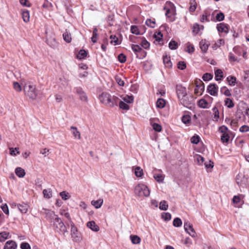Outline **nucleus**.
I'll use <instances>...</instances> for the list:
<instances>
[{
  "mask_svg": "<svg viewBox=\"0 0 249 249\" xmlns=\"http://www.w3.org/2000/svg\"><path fill=\"white\" fill-rule=\"evenodd\" d=\"M63 37L64 40L67 43H70L71 41V35L67 31H66V32L63 33Z\"/></svg>",
  "mask_w": 249,
  "mask_h": 249,
  "instance_id": "obj_29",
  "label": "nucleus"
},
{
  "mask_svg": "<svg viewBox=\"0 0 249 249\" xmlns=\"http://www.w3.org/2000/svg\"><path fill=\"white\" fill-rule=\"evenodd\" d=\"M154 178L157 181L162 182L164 180V176L161 174H155L154 175Z\"/></svg>",
  "mask_w": 249,
  "mask_h": 249,
  "instance_id": "obj_32",
  "label": "nucleus"
},
{
  "mask_svg": "<svg viewBox=\"0 0 249 249\" xmlns=\"http://www.w3.org/2000/svg\"><path fill=\"white\" fill-rule=\"evenodd\" d=\"M230 136L228 133H223L221 136V141L223 143H227L229 142Z\"/></svg>",
  "mask_w": 249,
  "mask_h": 249,
  "instance_id": "obj_36",
  "label": "nucleus"
},
{
  "mask_svg": "<svg viewBox=\"0 0 249 249\" xmlns=\"http://www.w3.org/2000/svg\"><path fill=\"white\" fill-rule=\"evenodd\" d=\"M145 24L151 28H154L155 26V21L152 20L151 19H147L145 21Z\"/></svg>",
  "mask_w": 249,
  "mask_h": 249,
  "instance_id": "obj_54",
  "label": "nucleus"
},
{
  "mask_svg": "<svg viewBox=\"0 0 249 249\" xmlns=\"http://www.w3.org/2000/svg\"><path fill=\"white\" fill-rule=\"evenodd\" d=\"M200 48L203 53H206L208 48V45L206 43L205 40H201L199 43Z\"/></svg>",
  "mask_w": 249,
  "mask_h": 249,
  "instance_id": "obj_27",
  "label": "nucleus"
},
{
  "mask_svg": "<svg viewBox=\"0 0 249 249\" xmlns=\"http://www.w3.org/2000/svg\"><path fill=\"white\" fill-rule=\"evenodd\" d=\"M217 29L219 32L228 33L229 29L227 26L223 23H221L217 25Z\"/></svg>",
  "mask_w": 249,
  "mask_h": 249,
  "instance_id": "obj_15",
  "label": "nucleus"
},
{
  "mask_svg": "<svg viewBox=\"0 0 249 249\" xmlns=\"http://www.w3.org/2000/svg\"><path fill=\"white\" fill-rule=\"evenodd\" d=\"M215 79L216 81L221 80L223 77L222 71L220 69H217L215 71Z\"/></svg>",
  "mask_w": 249,
  "mask_h": 249,
  "instance_id": "obj_21",
  "label": "nucleus"
},
{
  "mask_svg": "<svg viewBox=\"0 0 249 249\" xmlns=\"http://www.w3.org/2000/svg\"><path fill=\"white\" fill-rule=\"evenodd\" d=\"M213 75L211 73H206L202 76V79L205 81H208L213 78Z\"/></svg>",
  "mask_w": 249,
  "mask_h": 249,
  "instance_id": "obj_48",
  "label": "nucleus"
},
{
  "mask_svg": "<svg viewBox=\"0 0 249 249\" xmlns=\"http://www.w3.org/2000/svg\"><path fill=\"white\" fill-rule=\"evenodd\" d=\"M224 18V14L222 12L218 13L215 17L216 19L218 21H221L223 20Z\"/></svg>",
  "mask_w": 249,
  "mask_h": 249,
  "instance_id": "obj_56",
  "label": "nucleus"
},
{
  "mask_svg": "<svg viewBox=\"0 0 249 249\" xmlns=\"http://www.w3.org/2000/svg\"><path fill=\"white\" fill-rule=\"evenodd\" d=\"M21 249H31L30 245L26 242H23L20 244Z\"/></svg>",
  "mask_w": 249,
  "mask_h": 249,
  "instance_id": "obj_63",
  "label": "nucleus"
},
{
  "mask_svg": "<svg viewBox=\"0 0 249 249\" xmlns=\"http://www.w3.org/2000/svg\"><path fill=\"white\" fill-rule=\"evenodd\" d=\"M22 17L23 20L25 22H28L30 20V14L28 10H24L22 11Z\"/></svg>",
  "mask_w": 249,
  "mask_h": 249,
  "instance_id": "obj_26",
  "label": "nucleus"
},
{
  "mask_svg": "<svg viewBox=\"0 0 249 249\" xmlns=\"http://www.w3.org/2000/svg\"><path fill=\"white\" fill-rule=\"evenodd\" d=\"M99 99L102 103L110 107L117 106L118 101L119 100L118 97L115 96H112L109 93L107 92H103L99 95Z\"/></svg>",
  "mask_w": 249,
  "mask_h": 249,
  "instance_id": "obj_1",
  "label": "nucleus"
},
{
  "mask_svg": "<svg viewBox=\"0 0 249 249\" xmlns=\"http://www.w3.org/2000/svg\"><path fill=\"white\" fill-rule=\"evenodd\" d=\"M163 62L165 65V67L167 68H170L172 66V63L170 60V57L168 56L167 55H165L163 56Z\"/></svg>",
  "mask_w": 249,
  "mask_h": 249,
  "instance_id": "obj_17",
  "label": "nucleus"
},
{
  "mask_svg": "<svg viewBox=\"0 0 249 249\" xmlns=\"http://www.w3.org/2000/svg\"><path fill=\"white\" fill-rule=\"evenodd\" d=\"M131 32L132 34L135 35H139L140 32L137 26L133 25L131 27Z\"/></svg>",
  "mask_w": 249,
  "mask_h": 249,
  "instance_id": "obj_55",
  "label": "nucleus"
},
{
  "mask_svg": "<svg viewBox=\"0 0 249 249\" xmlns=\"http://www.w3.org/2000/svg\"><path fill=\"white\" fill-rule=\"evenodd\" d=\"M198 105L201 108H206L208 107V103L205 99H201L198 102Z\"/></svg>",
  "mask_w": 249,
  "mask_h": 249,
  "instance_id": "obj_28",
  "label": "nucleus"
},
{
  "mask_svg": "<svg viewBox=\"0 0 249 249\" xmlns=\"http://www.w3.org/2000/svg\"><path fill=\"white\" fill-rule=\"evenodd\" d=\"M87 55V52L84 50H81L77 55V58L79 59L85 58Z\"/></svg>",
  "mask_w": 249,
  "mask_h": 249,
  "instance_id": "obj_39",
  "label": "nucleus"
},
{
  "mask_svg": "<svg viewBox=\"0 0 249 249\" xmlns=\"http://www.w3.org/2000/svg\"><path fill=\"white\" fill-rule=\"evenodd\" d=\"M163 9L166 11L165 15L168 18H170V20L173 21L172 16L176 14V7L174 4L170 1L165 2Z\"/></svg>",
  "mask_w": 249,
  "mask_h": 249,
  "instance_id": "obj_5",
  "label": "nucleus"
},
{
  "mask_svg": "<svg viewBox=\"0 0 249 249\" xmlns=\"http://www.w3.org/2000/svg\"><path fill=\"white\" fill-rule=\"evenodd\" d=\"M56 216H58L55 214L54 212L48 210L46 211V217L48 219H54Z\"/></svg>",
  "mask_w": 249,
  "mask_h": 249,
  "instance_id": "obj_22",
  "label": "nucleus"
},
{
  "mask_svg": "<svg viewBox=\"0 0 249 249\" xmlns=\"http://www.w3.org/2000/svg\"><path fill=\"white\" fill-rule=\"evenodd\" d=\"M141 46L144 49H147L149 47V43L145 39H143L141 42Z\"/></svg>",
  "mask_w": 249,
  "mask_h": 249,
  "instance_id": "obj_57",
  "label": "nucleus"
},
{
  "mask_svg": "<svg viewBox=\"0 0 249 249\" xmlns=\"http://www.w3.org/2000/svg\"><path fill=\"white\" fill-rule=\"evenodd\" d=\"M87 227L94 231H99V226L96 224L94 221H90L87 223Z\"/></svg>",
  "mask_w": 249,
  "mask_h": 249,
  "instance_id": "obj_14",
  "label": "nucleus"
},
{
  "mask_svg": "<svg viewBox=\"0 0 249 249\" xmlns=\"http://www.w3.org/2000/svg\"><path fill=\"white\" fill-rule=\"evenodd\" d=\"M53 225L55 231L59 234L65 235V233L68 232L67 228L62 220L58 216L55 217L53 221Z\"/></svg>",
  "mask_w": 249,
  "mask_h": 249,
  "instance_id": "obj_3",
  "label": "nucleus"
},
{
  "mask_svg": "<svg viewBox=\"0 0 249 249\" xmlns=\"http://www.w3.org/2000/svg\"><path fill=\"white\" fill-rule=\"evenodd\" d=\"M246 179L244 176L242 174H238L236 178V181L239 185H241L245 183Z\"/></svg>",
  "mask_w": 249,
  "mask_h": 249,
  "instance_id": "obj_19",
  "label": "nucleus"
},
{
  "mask_svg": "<svg viewBox=\"0 0 249 249\" xmlns=\"http://www.w3.org/2000/svg\"><path fill=\"white\" fill-rule=\"evenodd\" d=\"M135 194L140 197H147L150 195V190L144 184H139L135 188Z\"/></svg>",
  "mask_w": 249,
  "mask_h": 249,
  "instance_id": "obj_4",
  "label": "nucleus"
},
{
  "mask_svg": "<svg viewBox=\"0 0 249 249\" xmlns=\"http://www.w3.org/2000/svg\"><path fill=\"white\" fill-rule=\"evenodd\" d=\"M15 173L19 178H23L25 175V170L21 167H17L15 169Z\"/></svg>",
  "mask_w": 249,
  "mask_h": 249,
  "instance_id": "obj_20",
  "label": "nucleus"
},
{
  "mask_svg": "<svg viewBox=\"0 0 249 249\" xmlns=\"http://www.w3.org/2000/svg\"><path fill=\"white\" fill-rule=\"evenodd\" d=\"M103 203V200L102 199H99L97 200H92L91 201V204L94 206L96 209L100 208Z\"/></svg>",
  "mask_w": 249,
  "mask_h": 249,
  "instance_id": "obj_23",
  "label": "nucleus"
},
{
  "mask_svg": "<svg viewBox=\"0 0 249 249\" xmlns=\"http://www.w3.org/2000/svg\"><path fill=\"white\" fill-rule=\"evenodd\" d=\"M127 103L124 101H120L119 102V107L120 108L124 110H127L129 109V106L127 104Z\"/></svg>",
  "mask_w": 249,
  "mask_h": 249,
  "instance_id": "obj_42",
  "label": "nucleus"
},
{
  "mask_svg": "<svg viewBox=\"0 0 249 249\" xmlns=\"http://www.w3.org/2000/svg\"><path fill=\"white\" fill-rule=\"evenodd\" d=\"M111 40L110 43L114 45H117L118 44V39L115 36H111L110 37Z\"/></svg>",
  "mask_w": 249,
  "mask_h": 249,
  "instance_id": "obj_60",
  "label": "nucleus"
},
{
  "mask_svg": "<svg viewBox=\"0 0 249 249\" xmlns=\"http://www.w3.org/2000/svg\"><path fill=\"white\" fill-rule=\"evenodd\" d=\"M184 227L185 231L191 236L195 237L196 233L193 227V225L190 223L187 222L184 223Z\"/></svg>",
  "mask_w": 249,
  "mask_h": 249,
  "instance_id": "obj_8",
  "label": "nucleus"
},
{
  "mask_svg": "<svg viewBox=\"0 0 249 249\" xmlns=\"http://www.w3.org/2000/svg\"><path fill=\"white\" fill-rule=\"evenodd\" d=\"M186 67V63L184 61H179L178 64V69L183 70Z\"/></svg>",
  "mask_w": 249,
  "mask_h": 249,
  "instance_id": "obj_59",
  "label": "nucleus"
},
{
  "mask_svg": "<svg viewBox=\"0 0 249 249\" xmlns=\"http://www.w3.org/2000/svg\"><path fill=\"white\" fill-rule=\"evenodd\" d=\"M182 225L181 220L178 217L175 218L173 221V225L176 227H180Z\"/></svg>",
  "mask_w": 249,
  "mask_h": 249,
  "instance_id": "obj_45",
  "label": "nucleus"
},
{
  "mask_svg": "<svg viewBox=\"0 0 249 249\" xmlns=\"http://www.w3.org/2000/svg\"><path fill=\"white\" fill-rule=\"evenodd\" d=\"M131 48L135 53L140 52L142 50V48L138 45L132 44L131 45Z\"/></svg>",
  "mask_w": 249,
  "mask_h": 249,
  "instance_id": "obj_50",
  "label": "nucleus"
},
{
  "mask_svg": "<svg viewBox=\"0 0 249 249\" xmlns=\"http://www.w3.org/2000/svg\"><path fill=\"white\" fill-rule=\"evenodd\" d=\"M13 87L14 89L17 91H20L22 90L21 86L18 82H15L13 83Z\"/></svg>",
  "mask_w": 249,
  "mask_h": 249,
  "instance_id": "obj_61",
  "label": "nucleus"
},
{
  "mask_svg": "<svg viewBox=\"0 0 249 249\" xmlns=\"http://www.w3.org/2000/svg\"><path fill=\"white\" fill-rule=\"evenodd\" d=\"M76 92L79 96L80 100L84 102H87L88 98L86 93L81 88H77L76 89Z\"/></svg>",
  "mask_w": 249,
  "mask_h": 249,
  "instance_id": "obj_12",
  "label": "nucleus"
},
{
  "mask_svg": "<svg viewBox=\"0 0 249 249\" xmlns=\"http://www.w3.org/2000/svg\"><path fill=\"white\" fill-rule=\"evenodd\" d=\"M135 174L137 177H142L143 174L142 169L140 167H136L135 169Z\"/></svg>",
  "mask_w": 249,
  "mask_h": 249,
  "instance_id": "obj_38",
  "label": "nucleus"
},
{
  "mask_svg": "<svg viewBox=\"0 0 249 249\" xmlns=\"http://www.w3.org/2000/svg\"><path fill=\"white\" fill-rule=\"evenodd\" d=\"M44 197L47 198H50L52 196V192L51 189H44L43 191Z\"/></svg>",
  "mask_w": 249,
  "mask_h": 249,
  "instance_id": "obj_35",
  "label": "nucleus"
},
{
  "mask_svg": "<svg viewBox=\"0 0 249 249\" xmlns=\"http://www.w3.org/2000/svg\"><path fill=\"white\" fill-rule=\"evenodd\" d=\"M71 235L73 240L76 242L80 240V237L77 235V229L73 222L71 223Z\"/></svg>",
  "mask_w": 249,
  "mask_h": 249,
  "instance_id": "obj_11",
  "label": "nucleus"
},
{
  "mask_svg": "<svg viewBox=\"0 0 249 249\" xmlns=\"http://www.w3.org/2000/svg\"><path fill=\"white\" fill-rule=\"evenodd\" d=\"M200 138L198 135H195L191 138V142L194 144H197L199 142Z\"/></svg>",
  "mask_w": 249,
  "mask_h": 249,
  "instance_id": "obj_49",
  "label": "nucleus"
},
{
  "mask_svg": "<svg viewBox=\"0 0 249 249\" xmlns=\"http://www.w3.org/2000/svg\"><path fill=\"white\" fill-rule=\"evenodd\" d=\"M213 114H214V119H215L216 120H217V119L219 118V111L217 107H214L213 109Z\"/></svg>",
  "mask_w": 249,
  "mask_h": 249,
  "instance_id": "obj_62",
  "label": "nucleus"
},
{
  "mask_svg": "<svg viewBox=\"0 0 249 249\" xmlns=\"http://www.w3.org/2000/svg\"><path fill=\"white\" fill-rule=\"evenodd\" d=\"M169 47L171 50H176L178 47V43L174 40H171L169 43Z\"/></svg>",
  "mask_w": 249,
  "mask_h": 249,
  "instance_id": "obj_47",
  "label": "nucleus"
},
{
  "mask_svg": "<svg viewBox=\"0 0 249 249\" xmlns=\"http://www.w3.org/2000/svg\"><path fill=\"white\" fill-rule=\"evenodd\" d=\"M123 100L124 102L126 103L127 104H130L133 102V97L132 96H128L126 95L124 97H123Z\"/></svg>",
  "mask_w": 249,
  "mask_h": 249,
  "instance_id": "obj_41",
  "label": "nucleus"
},
{
  "mask_svg": "<svg viewBox=\"0 0 249 249\" xmlns=\"http://www.w3.org/2000/svg\"><path fill=\"white\" fill-rule=\"evenodd\" d=\"M153 128L157 132H160L161 130V126L157 123H152V120H150Z\"/></svg>",
  "mask_w": 249,
  "mask_h": 249,
  "instance_id": "obj_44",
  "label": "nucleus"
},
{
  "mask_svg": "<svg viewBox=\"0 0 249 249\" xmlns=\"http://www.w3.org/2000/svg\"><path fill=\"white\" fill-rule=\"evenodd\" d=\"M176 92L178 99L187 94L186 89L181 85H178L176 86Z\"/></svg>",
  "mask_w": 249,
  "mask_h": 249,
  "instance_id": "obj_10",
  "label": "nucleus"
},
{
  "mask_svg": "<svg viewBox=\"0 0 249 249\" xmlns=\"http://www.w3.org/2000/svg\"><path fill=\"white\" fill-rule=\"evenodd\" d=\"M180 103L186 107H189V106L193 104L194 98L192 96H188L186 94L184 96L179 99Z\"/></svg>",
  "mask_w": 249,
  "mask_h": 249,
  "instance_id": "obj_6",
  "label": "nucleus"
},
{
  "mask_svg": "<svg viewBox=\"0 0 249 249\" xmlns=\"http://www.w3.org/2000/svg\"><path fill=\"white\" fill-rule=\"evenodd\" d=\"M163 35L160 32L156 33L154 35V38L155 40L158 42H160L162 38Z\"/></svg>",
  "mask_w": 249,
  "mask_h": 249,
  "instance_id": "obj_51",
  "label": "nucleus"
},
{
  "mask_svg": "<svg viewBox=\"0 0 249 249\" xmlns=\"http://www.w3.org/2000/svg\"><path fill=\"white\" fill-rule=\"evenodd\" d=\"M165 101L162 98H159L157 101L156 106L159 108H163L165 107Z\"/></svg>",
  "mask_w": 249,
  "mask_h": 249,
  "instance_id": "obj_33",
  "label": "nucleus"
},
{
  "mask_svg": "<svg viewBox=\"0 0 249 249\" xmlns=\"http://www.w3.org/2000/svg\"><path fill=\"white\" fill-rule=\"evenodd\" d=\"M9 233L6 231L1 232L0 233V241L3 242L7 239Z\"/></svg>",
  "mask_w": 249,
  "mask_h": 249,
  "instance_id": "obj_46",
  "label": "nucleus"
},
{
  "mask_svg": "<svg viewBox=\"0 0 249 249\" xmlns=\"http://www.w3.org/2000/svg\"><path fill=\"white\" fill-rule=\"evenodd\" d=\"M60 196L61 197L62 199L64 200H67L70 198V196L69 195V193L66 191H63L60 193Z\"/></svg>",
  "mask_w": 249,
  "mask_h": 249,
  "instance_id": "obj_40",
  "label": "nucleus"
},
{
  "mask_svg": "<svg viewBox=\"0 0 249 249\" xmlns=\"http://www.w3.org/2000/svg\"><path fill=\"white\" fill-rule=\"evenodd\" d=\"M98 30L96 28H94L93 30L92 36L91 37V41L93 43H96L97 42V34Z\"/></svg>",
  "mask_w": 249,
  "mask_h": 249,
  "instance_id": "obj_43",
  "label": "nucleus"
},
{
  "mask_svg": "<svg viewBox=\"0 0 249 249\" xmlns=\"http://www.w3.org/2000/svg\"><path fill=\"white\" fill-rule=\"evenodd\" d=\"M207 90L210 95L217 96L218 95V87L215 84H211L208 86Z\"/></svg>",
  "mask_w": 249,
  "mask_h": 249,
  "instance_id": "obj_9",
  "label": "nucleus"
},
{
  "mask_svg": "<svg viewBox=\"0 0 249 249\" xmlns=\"http://www.w3.org/2000/svg\"><path fill=\"white\" fill-rule=\"evenodd\" d=\"M220 91L221 93H223L226 96H231V90H229L226 87L223 86L221 88Z\"/></svg>",
  "mask_w": 249,
  "mask_h": 249,
  "instance_id": "obj_30",
  "label": "nucleus"
},
{
  "mask_svg": "<svg viewBox=\"0 0 249 249\" xmlns=\"http://www.w3.org/2000/svg\"><path fill=\"white\" fill-rule=\"evenodd\" d=\"M161 216L162 218L165 221H169L171 218V215L169 213H163Z\"/></svg>",
  "mask_w": 249,
  "mask_h": 249,
  "instance_id": "obj_58",
  "label": "nucleus"
},
{
  "mask_svg": "<svg viewBox=\"0 0 249 249\" xmlns=\"http://www.w3.org/2000/svg\"><path fill=\"white\" fill-rule=\"evenodd\" d=\"M17 247L16 243L14 241L10 240L6 242L3 249H16Z\"/></svg>",
  "mask_w": 249,
  "mask_h": 249,
  "instance_id": "obj_13",
  "label": "nucleus"
},
{
  "mask_svg": "<svg viewBox=\"0 0 249 249\" xmlns=\"http://www.w3.org/2000/svg\"><path fill=\"white\" fill-rule=\"evenodd\" d=\"M71 129L72 130V133L76 139H80L81 138L80 133L78 131L77 128L75 126H71Z\"/></svg>",
  "mask_w": 249,
  "mask_h": 249,
  "instance_id": "obj_24",
  "label": "nucleus"
},
{
  "mask_svg": "<svg viewBox=\"0 0 249 249\" xmlns=\"http://www.w3.org/2000/svg\"><path fill=\"white\" fill-rule=\"evenodd\" d=\"M226 80L231 86H234L237 83L236 78L234 76H229L227 77Z\"/></svg>",
  "mask_w": 249,
  "mask_h": 249,
  "instance_id": "obj_18",
  "label": "nucleus"
},
{
  "mask_svg": "<svg viewBox=\"0 0 249 249\" xmlns=\"http://www.w3.org/2000/svg\"><path fill=\"white\" fill-rule=\"evenodd\" d=\"M130 238L131 242L134 244H138L141 242V238L137 235H130Z\"/></svg>",
  "mask_w": 249,
  "mask_h": 249,
  "instance_id": "obj_31",
  "label": "nucleus"
},
{
  "mask_svg": "<svg viewBox=\"0 0 249 249\" xmlns=\"http://www.w3.org/2000/svg\"><path fill=\"white\" fill-rule=\"evenodd\" d=\"M168 205L165 200L161 201L160 203L159 208L161 210L166 211L168 209Z\"/></svg>",
  "mask_w": 249,
  "mask_h": 249,
  "instance_id": "obj_34",
  "label": "nucleus"
},
{
  "mask_svg": "<svg viewBox=\"0 0 249 249\" xmlns=\"http://www.w3.org/2000/svg\"><path fill=\"white\" fill-rule=\"evenodd\" d=\"M118 59L120 63H124L126 61V56L123 53H121L118 55Z\"/></svg>",
  "mask_w": 249,
  "mask_h": 249,
  "instance_id": "obj_53",
  "label": "nucleus"
},
{
  "mask_svg": "<svg viewBox=\"0 0 249 249\" xmlns=\"http://www.w3.org/2000/svg\"><path fill=\"white\" fill-rule=\"evenodd\" d=\"M25 96L32 100H35L37 97L36 87L30 82H26L23 86Z\"/></svg>",
  "mask_w": 249,
  "mask_h": 249,
  "instance_id": "obj_2",
  "label": "nucleus"
},
{
  "mask_svg": "<svg viewBox=\"0 0 249 249\" xmlns=\"http://www.w3.org/2000/svg\"><path fill=\"white\" fill-rule=\"evenodd\" d=\"M224 105L228 108H232L234 107V104L233 101L229 98H227L225 99Z\"/></svg>",
  "mask_w": 249,
  "mask_h": 249,
  "instance_id": "obj_25",
  "label": "nucleus"
},
{
  "mask_svg": "<svg viewBox=\"0 0 249 249\" xmlns=\"http://www.w3.org/2000/svg\"><path fill=\"white\" fill-rule=\"evenodd\" d=\"M203 28V26L202 25H199V24L196 23L193 26V32L195 34H197L198 33L199 31Z\"/></svg>",
  "mask_w": 249,
  "mask_h": 249,
  "instance_id": "obj_37",
  "label": "nucleus"
},
{
  "mask_svg": "<svg viewBox=\"0 0 249 249\" xmlns=\"http://www.w3.org/2000/svg\"><path fill=\"white\" fill-rule=\"evenodd\" d=\"M18 207L19 209V210L22 213H26L28 211L29 206L27 204H25L24 203H22L21 204H18Z\"/></svg>",
  "mask_w": 249,
  "mask_h": 249,
  "instance_id": "obj_16",
  "label": "nucleus"
},
{
  "mask_svg": "<svg viewBox=\"0 0 249 249\" xmlns=\"http://www.w3.org/2000/svg\"><path fill=\"white\" fill-rule=\"evenodd\" d=\"M195 84L196 86L195 89V94L197 96L201 95L204 90V83L200 79H198L195 81Z\"/></svg>",
  "mask_w": 249,
  "mask_h": 249,
  "instance_id": "obj_7",
  "label": "nucleus"
},
{
  "mask_svg": "<svg viewBox=\"0 0 249 249\" xmlns=\"http://www.w3.org/2000/svg\"><path fill=\"white\" fill-rule=\"evenodd\" d=\"M182 121L185 124H188L190 123L191 121V118L189 115H184L182 117Z\"/></svg>",
  "mask_w": 249,
  "mask_h": 249,
  "instance_id": "obj_52",
  "label": "nucleus"
},
{
  "mask_svg": "<svg viewBox=\"0 0 249 249\" xmlns=\"http://www.w3.org/2000/svg\"><path fill=\"white\" fill-rule=\"evenodd\" d=\"M239 131L241 132H248L249 131V126L246 125H244L240 128Z\"/></svg>",
  "mask_w": 249,
  "mask_h": 249,
  "instance_id": "obj_64",
  "label": "nucleus"
}]
</instances>
